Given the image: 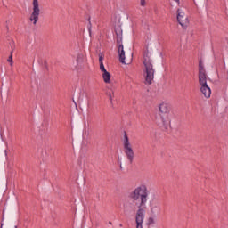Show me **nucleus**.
Here are the masks:
<instances>
[{
    "mask_svg": "<svg viewBox=\"0 0 228 228\" xmlns=\"http://www.w3.org/2000/svg\"><path fill=\"white\" fill-rule=\"evenodd\" d=\"M149 198V191L147 190V187L145 186H139L136 187L131 193H130V199L134 200V202L139 203V209L136 212L135 215V222H136V228H143V218H145L143 206L147 204V199Z\"/></svg>",
    "mask_w": 228,
    "mask_h": 228,
    "instance_id": "nucleus-1",
    "label": "nucleus"
},
{
    "mask_svg": "<svg viewBox=\"0 0 228 228\" xmlns=\"http://www.w3.org/2000/svg\"><path fill=\"white\" fill-rule=\"evenodd\" d=\"M118 52L120 63L123 65H131L133 63V52L129 46L124 48L123 45H119Z\"/></svg>",
    "mask_w": 228,
    "mask_h": 228,
    "instance_id": "nucleus-2",
    "label": "nucleus"
},
{
    "mask_svg": "<svg viewBox=\"0 0 228 228\" xmlns=\"http://www.w3.org/2000/svg\"><path fill=\"white\" fill-rule=\"evenodd\" d=\"M199 84L200 86L201 94L206 99H209V97H211V88L208 86V77L201 75L200 78H199Z\"/></svg>",
    "mask_w": 228,
    "mask_h": 228,
    "instance_id": "nucleus-3",
    "label": "nucleus"
},
{
    "mask_svg": "<svg viewBox=\"0 0 228 228\" xmlns=\"http://www.w3.org/2000/svg\"><path fill=\"white\" fill-rule=\"evenodd\" d=\"M32 6L29 20L34 26H37V22H38V19L40 18V4H38V0H33Z\"/></svg>",
    "mask_w": 228,
    "mask_h": 228,
    "instance_id": "nucleus-4",
    "label": "nucleus"
},
{
    "mask_svg": "<svg viewBox=\"0 0 228 228\" xmlns=\"http://www.w3.org/2000/svg\"><path fill=\"white\" fill-rule=\"evenodd\" d=\"M123 147L125 154L126 155L129 161L132 162L133 159L134 158V151H133L131 142H129V137H127V134H125L124 135Z\"/></svg>",
    "mask_w": 228,
    "mask_h": 228,
    "instance_id": "nucleus-5",
    "label": "nucleus"
},
{
    "mask_svg": "<svg viewBox=\"0 0 228 228\" xmlns=\"http://www.w3.org/2000/svg\"><path fill=\"white\" fill-rule=\"evenodd\" d=\"M144 67L146 69V83L148 85H152V81L154 80V69L152 68V63L151 61L145 59Z\"/></svg>",
    "mask_w": 228,
    "mask_h": 228,
    "instance_id": "nucleus-6",
    "label": "nucleus"
},
{
    "mask_svg": "<svg viewBox=\"0 0 228 228\" xmlns=\"http://www.w3.org/2000/svg\"><path fill=\"white\" fill-rule=\"evenodd\" d=\"M177 20L182 28H183L184 29L188 28V24H190V20H188V15L186 14L185 9L177 10Z\"/></svg>",
    "mask_w": 228,
    "mask_h": 228,
    "instance_id": "nucleus-7",
    "label": "nucleus"
},
{
    "mask_svg": "<svg viewBox=\"0 0 228 228\" xmlns=\"http://www.w3.org/2000/svg\"><path fill=\"white\" fill-rule=\"evenodd\" d=\"M100 72L102 73V79L105 85H111V74L106 70V68L100 69Z\"/></svg>",
    "mask_w": 228,
    "mask_h": 228,
    "instance_id": "nucleus-8",
    "label": "nucleus"
},
{
    "mask_svg": "<svg viewBox=\"0 0 228 228\" xmlns=\"http://www.w3.org/2000/svg\"><path fill=\"white\" fill-rule=\"evenodd\" d=\"M199 79H200L201 76H204V77H208V75L206 74V69H204V65L202 64V61H200L199 64Z\"/></svg>",
    "mask_w": 228,
    "mask_h": 228,
    "instance_id": "nucleus-9",
    "label": "nucleus"
},
{
    "mask_svg": "<svg viewBox=\"0 0 228 228\" xmlns=\"http://www.w3.org/2000/svg\"><path fill=\"white\" fill-rule=\"evenodd\" d=\"M99 63H100V69H105L104 67V54L99 53Z\"/></svg>",
    "mask_w": 228,
    "mask_h": 228,
    "instance_id": "nucleus-10",
    "label": "nucleus"
},
{
    "mask_svg": "<svg viewBox=\"0 0 228 228\" xmlns=\"http://www.w3.org/2000/svg\"><path fill=\"white\" fill-rule=\"evenodd\" d=\"M159 110L160 113H167V104L160 103Z\"/></svg>",
    "mask_w": 228,
    "mask_h": 228,
    "instance_id": "nucleus-11",
    "label": "nucleus"
},
{
    "mask_svg": "<svg viewBox=\"0 0 228 228\" xmlns=\"http://www.w3.org/2000/svg\"><path fill=\"white\" fill-rule=\"evenodd\" d=\"M84 60V55L83 54H78L77 56V63H81Z\"/></svg>",
    "mask_w": 228,
    "mask_h": 228,
    "instance_id": "nucleus-12",
    "label": "nucleus"
},
{
    "mask_svg": "<svg viewBox=\"0 0 228 228\" xmlns=\"http://www.w3.org/2000/svg\"><path fill=\"white\" fill-rule=\"evenodd\" d=\"M7 61H9V63H12L13 62V56H10L7 60Z\"/></svg>",
    "mask_w": 228,
    "mask_h": 228,
    "instance_id": "nucleus-13",
    "label": "nucleus"
},
{
    "mask_svg": "<svg viewBox=\"0 0 228 228\" xmlns=\"http://www.w3.org/2000/svg\"><path fill=\"white\" fill-rule=\"evenodd\" d=\"M141 6H145V0H140Z\"/></svg>",
    "mask_w": 228,
    "mask_h": 228,
    "instance_id": "nucleus-14",
    "label": "nucleus"
},
{
    "mask_svg": "<svg viewBox=\"0 0 228 228\" xmlns=\"http://www.w3.org/2000/svg\"><path fill=\"white\" fill-rule=\"evenodd\" d=\"M175 3H177L179 4V0H175Z\"/></svg>",
    "mask_w": 228,
    "mask_h": 228,
    "instance_id": "nucleus-15",
    "label": "nucleus"
},
{
    "mask_svg": "<svg viewBox=\"0 0 228 228\" xmlns=\"http://www.w3.org/2000/svg\"><path fill=\"white\" fill-rule=\"evenodd\" d=\"M118 43L122 42V39H120V40L118 39Z\"/></svg>",
    "mask_w": 228,
    "mask_h": 228,
    "instance_id": "nucleus-16",
    "label": "nucleus"
}]
</instances>
